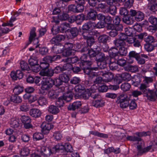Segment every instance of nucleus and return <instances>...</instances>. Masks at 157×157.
Wrapping results in <instances>:
<instances>
[{
	"mask_svg": "<svg viewBox=\"0 0 157 157\" xmlns=\"http://www.w3.org/2000/svg\"><path fill=\"white\" fill-rule=\"evenodd\" d=\"M78 63L84 73L88 75L89 77L93 78L98 75L97 73L94 71L98 70V68L90 67L92 64L91 61L83 60L80 61V62H78Z\"/></svg>",
	"mask_w": 157,
	"mask_h": 157,
	"instance_id": "nucleus-1",
	"label": "nucleus"
},
{
	"mask_svg": "<svg viewBox=\"0 0 157 157\" xmlns=\"http://www.w3.org/2000/svg\"><path fill=\"white\" fill-rule=\"evenodd\" d=\"M155 47H156L155 46V43L153 44L146 43L144 44V48L148 52H151L152 51Z\"/></svg>",
	"mask_w": 157,
	"mask_h": 157,
	"instance_id": "nucleus-50",
	"label": "nucleus"
},
{
	"mask_svg": "<svg viewBox=\"0 0 157 157\" xmlns=\"http://www.w3.org/2000/svg\"><path fill=\"white\" fill-rule=\"evenodd\" d=\"M29 114L32 117L37 118L39 117L41 115L40 111L37 109H32L30 110Z\"/></svg>",
	"mask_w": 157,
	"mask_h": 157,
	"instance_id": "nucleus-27",
	"label": "nucleus"
},
{
	"mask_svg": "<svg viewBox=\"0 0 157 157\" xmlns=\"http://www.w3.org/2000/svg\"><path fill=\"white\" fill-rule=\"evenodd\" d=\"M148 21L146 20L145 21L144 24L147 25L149 22L152 25L157 26V17L154 16H151L148 18Z\"/></svg>",
	"mask_w": 157,
	"mask_h": 157,
	"instance_id": "nucleus-30",
	"label": "nucleus"
},
{
	"mask_svg": "<svg viewBox=\"0 0 157 157\" xmlns=\"http://www.w3.org/2000/svg\"><path fill=\"white\" fill-rule=\"evenodd\" d=\"M56 106L51 105L48 108V111L53 114H56L59 111V110Z\"/></svg>",
	"mask_w": 157,
	"mask_h": 157,
	"instance_id": "nucleus-35",
	"label": "nucleus"
},
{
	"mask_svg": "<svg viewBox=\"0 0 157 157\" xmlns=\"http://www.w3.org/2000/svg\"><path fill=\"white\" fill-rule=\"evenodd\" d=\"M143 81V83L140 84L139 89L140 91L144 94V96L147 97L148 99L152 101L151 98L152 97L153 90H150L148 87L149 86V83L152 82L153 79L151 77L145 76Z\"/></svg>",
	"mask_w": 157,
	"mask_h": 157,
	"instance_id": "nucleus-2",
	"label": "nucleus"
},
{
	"mask_svg": "<svg viewBox=\"0 0 157 157\" xmlns=\"http://www.w3.org/2000/svg\"><path fill=\"white\" fill-rule=\"evenodd\" d=\"M118 38L123 41L128 43V40L131 39V37H128L124 33H122L118 35Z\"/></svg>",
	"mask_w": 157,
	"mask_h": 157,
	"instance_id": "nucleus-48",
	"label": "nucleus"
},
{
	"mask_svg": "<svg viewBox=\"0 0 157 157\" xmlns=\"http://www.w3.org/2000/svg\"><path fill=\"white\" fill-rule=\"evenodd\" d=\"M120 14L123 17L128 15V11L125 7H121L120 9Z\"/></svg>",
	"mask_w": 157,
	"mask_h": 157,
	"instance_id": "nucleus-54",
	"label": "nucleus"
},
{
	"mask_svg": "<svg viewBox=\"0 0 157 157\" xmlns=\"http://www.w3.org/2000/svg\"><path fill=\"white\" fill-rule=\"evenodd\" d=\"M109 53L110 57L114 58L115 60L118 59L119 53L118 50L115 47L111 48L109 50Z\"/></svg>",
	"mask_w": 157,
	"mask_h": 157,
	"instance_id": "nucleus-12",
	"label": "nucleus"
},
{
	"mask_svg": "<svg viewBox=\"0 0 157 157\" xmlns=\"http://www.w3.org/2000/svg\"><path fill=\"white\" fill-rule=\"evenodd\" d=\"M148 9L152 13L156 14L157 12V0H154L153 1L150 2L148 4Z\"/></svg>",
	"mask_w": 157,
	"mask_h": 157,
	"instance_id": "nucleus-20",
	"label": "nucleus"
},
{
	"mask_svg": "<svg viewBox=\"0 0 157 157\" xmlns=\"http://www.w3.org/2000/svg\"><path fill=\"white\" fill-rule=\"evenodd\" d=\"M149 57L147 55L140 53L136 60L138 64L142 65L145 63V59H147Z\"/></svg>",
	"mask_w": 157,
	"mask_h": 157,
	"instance_id": "nucleus-22",
	"label": "nucleus"
},
{
	"mask_svg": "<svg viewBox=\"0 0 157 157\" xmlns=\"http://www.w3.org/2000/svg\"><path fill=\"white\" fill-rule=\"evenodd\" d=\"M135 134L137 136H128L126 137L127 140L130 141L139 142L142 140L141 137L150 135L148 132H136Z\"/></svg>",
	"mask_w": 157,
	"mask_h": 157,
	"instance_id": "nucleus-9",
	"label": "nucleus"
},
{
	"mask_svg": "<svg viewBox=\"0 0 157 157\" xmlns=\"http://www.w3.org/2000/svg\"><path fill=\"white\" fill-rule=\"evenodd\" d=\"M129 98L124 94H120L117 97L116 102L119 104L120 107L122 108H125L129 105Z\"/></svg>",
	"mask_w": 157,
	"mask_h": 157,
	"instance_id": "nucleus-5",
	"label": "nucleus"
},
{
	"mask_svg": "<svg viewBox=\"0 0 157 157\" xmlns=\"http://www.w3.org/2000/svg\"><path fill=\"white\" fill-rule=\"evenodd\" d=\"M64 62L70 63L71 62L72 63H76L77 62L80 61L79 59L77 56H75L71 58H67L65 60H63Z\"/></svg>",
	"mask_w": 157,
	"mask_h": 157,
	"instance_id": "nucleus-39",
	"label": "nucleus"
},
{
	"mask_svg": "<svg viewBox=\"0 0 157 157\" xmlns=\"http://www.w3.org/2000/svg\"><path fill=\"white\" fill-rule=\"evenodd\" d=\"M64 149V145L61 143H58L54 146L51 148L53 154H55L56 152H59L60 151L63 150Z\"/></svg>",
	"mask_w": 157,
	"mask_h": 157,
	"instance_id": "nucleus-24",
	"label": "nucleus"
},
{
	"mask_svg": "<svg viewBox=\"0 0 157 157\" xmlns=\"http://www.w3.org/2000/svg\"><path fill=\"white\" fill-rule=\"evenodd\" d=\"M122 20L124 22L128 25L132 24L134 22L133 20L129 15L123 17Z\"/></svg>",
	"mask_w": 157,
	"mask_h": 157,
	"instance_id": "nucleus-42",
	"label": "nucleus"
},
{
	"mask_svg": "<svg viewBox=\"0 0 157 157\" xmlns=\"http://www.w3.org/2000/svg\"><path fill=\"white\" fill-rule=\"evenodd\" d=\"M128 41V44H133V46L135 47L141 48L140 42L135 37H131V39Z\"/></svg>",
	"mask_w": 157,
	"mask_h": 157,
	"instance_id": "nucleus-25",
	"label": "nucleus"
},
{
	"mask_svg": "<svg viewBox=\"0 0 157 157\" xmlns=\"http://www.w3.org/2000/svg\"><path fill=\"white\" fill-rule=\"evenodd\" d=\"M48 96L49 98L51 99L57 98L58 96L57 93L53 91H49L48 93Z\"/></svg>",
	"mask_w": 157,
	"mask_h": 157,
	"instance_id": "nucleus-63",
	"label": "nucleus"
},
{
	"mask_svg": "<svg viewBox=\"0 0 157 157\" xmlns=\"http://www.w3.org/2000/svg\"><path fill=\"white\" fill-rule=\"evenodd\" d=\"M40 153L41 155L43 157H49L51 154H53L51 148L44 146L41 148Z\"/></svg>",
	"mask_w": 157,
	"mask_h": 157,
	"instance_id": "nucleus-13",
	"label": "nucleus"
},
{
	"mask_svg": "<svg viewBox=\"0 0 157 157\" xmlns=\"http://www.w3.org/2000/svg\"><path fill=\"white\" fill-rule=\"evenodd\" d=\"M24 90V88L19 86H15L13 90V92L15 94L18 95L21 93Z\"/></svg>",
	"mask_w": 157,
	"mask_h": 157,
	"instance_id": "nucleus-44",
	"label": "nucleus"
},
{
	"mask_svg": "<svg viewBox=\"0 0 157 157\" xmlns=\"http://www.w3.org/2000/svg\"><path fill=\"white\" fill-rule=\"evenodd\" d=\"M97 13L96 10L91 8L87 14V17L89 20L95 21L97 18Z\"/></svg>",
	"mask_w": 157,
	"mask_h": 157,
	"instance_id": "nucleus-21",
	"label": "nucleus"
},
{
	"mask_svg": "<svg viewBox=\"0 0 157 157\" xmlns=\"http://www.w3.org/2000/svg\"><path fill=\"white\" fill-rule=\"evenodd\" d=\"M124 70L132 72H135L138 71V68L136 66H132L129 64L126 65L124 67Z\"/></svg>",
	"mask_w": 157,
	"mask_h": 157,
	"instance_id": "nucleus-29",
	"label": "nucleus"
},
{
	"mask_svg": "<svg viewBox=\"0 0 157 157\" xmlns=\"http://www.w3.org/2000/svg\"><path fill=\"white\" fill-rule=\"evenodd\" d=\"M144 41L146 43L155 44L157 41H155L154 38L152 36H147L145 38Z\"/></svg>",
	"mask_w": 157,
	"mask_h": 157,
	"instance_id": "nucleus-49",
	"label": "nucleus"
},
{
	"mask_svg": "<svg viewBox=\"0 0 157 157\" xmlns=\"http://www.w3.org/2000/svg\"><path fill=\"white\" fill-rule=\"evenodd\" d=\"M54 84V81L53 79L50 77L44 78L41 82L42 88L43 90H48Z\"/></svg>",
	"mask_w": 157,
	"mask_h": 157,
	"instance_id": "nucleus-8",
	"label": "nucleus"
},
{
	"mask_svg": "<svg viewBox=\"0 0 157 157\" xmlns=\"http://www.w3.org/2000/svg\"><path fill=\"white\" fill-rule=\"evenodd\" d=\"M90 97L95 100L93 101L92 103V105L96 107H100L104 105V102L101 99V96L98 93H91L90 94Z\"/></svg>",
	"mask_w": 157,
	"mask_h": 157,
	"instance_id": "nucleus-7",
	"label": "nucleus"
},
{
	"mask_svg": "<svg viewBox=\"0 0 157 157\" xmlns=\"http://www.w3.org/2000/svg\"><path fill=\"white\" fill-rule=\"evenodd\" d=\"M38 103L41 106L45 105L47 103L46 98L43 96L40 97L38 99Z\"/></svg>",
	"mask_w": 157,
	"mask_h": 157,
	"instance_id": "nucleus-52",
	"label": "nucleus"
},
{
	"mask_svg": "<svg viewBox=\"0 0 157 157\" xmlns=\"http://www.w3.org/2000/svg\"><path fill=\"white\" fill-rule=\"evenodd\" d=\"M36 29V28L35 27H33L30 33V36L29 38V41L26 43L25 45L23 48L24 49L26 48L27 46L31 43L33 40V42L36 41V43L37 44L39 43V41L38 39H34L35 37L36 36L35 32Z\"/></svg>",
	"mask_w": 157,
	"mask_h": 157,
	"instance_id": "nucleus-10",
	"label": "nucleus"
},
{
	"mask_svg": "<svg viewBox=\"0 0 157 157\" xmlns=\"http://www.w3.org/2000/svg\"><path fill=\"white\" fill-rule=\"evenodd\" d=\"M110 37L107 35L102 34L100 35L98 38L99 43L105 44L109 41Z\"/></svg>",
	"mask_w": 157,
	"mask_h": 157,
	"instance_id": "nucleus-26",
	"label": "nucleus"
},
{
	"mask_svg": "<svg viewBox=\"0 0 157 157\" xmlns=\"http://www.w3.org/2000/svg\"><path fill=\"white\" fill-rule=\"evenodd\" d=\"M105 10L106 13H109L112 15H114L117 12V7L115 5L110 6Z\"/></svg>",
	"mask_w": 157,
	"mask_h": 157,
	"instance_id": "nucleus-37",
	"label": "nucleus"
},
{
	"mask_svg": "<svg viewBox=\"0 0 157 157\" xmlns=\"http://www.w3.org/2000/svg\"><path fill=\"white\" fill-rule=\"evenodd\" d=\"M44 138L43 134L42 133L36 132L33 135V139L34 141L41 140Z\"/></svg>",
	"mask_w": 157,
	"mask_h": 157,
	"instance_id": "nucleus-38",
	"label": "nucleus"
},
{
	"mask_svg": "<svg viewBox=\"0 0 157 157\" xmlns=\"http://www.w3.org/2000/svg\"><path fill=\"white\" fill-rule=\"evenodd\" d=\"M10 76L13 80H15L17 79H21L23 76V73L19 70H17L16 72L12 71L10 74Z\"/></svg>",
	"mask_w": 157,
	"mask_h": 157,
	"instance_id": "nucleus-18",
	"label": "nucleus"
},
{
	"mask_svg": "<svg viewBox=\"0 0 157 157\" xmlns=\"http://www.w3.org/2000/svg\"><path fill=\"white\" fill-rule=\"evenodd\" d=\"M92 23L89 21L85 23L82 26V30L83 31H88L92 26Z\"/></svg>",
	"mask_w": 157,
	"mask_h": 157,
	"instance_id": "nucleus-59",
	"label": "nucleus"
},
{
	"mask_svg": "<svg viewBox=\"0 0 157 157\" xmlns=\"http://www.w3.org/2000/svg\"><path fill=\"white\" fill-rule=\"evenodd\" d=\"M20 109L22 111L26 112L29 110L28 106L25 102H23L20 106Z\"/></svg>",
	"mask_w": 157,
	"mask_h": 157,
	"instance_id": "nucleus-62",
	"label": "nucleus"
},
{
	"mask_svg": "<svg viewBox=\"0 0 157 157\" xmlns=\"http://www.w3.org/2000/svg\"><path fill=\"white\" fill-rule=\"evenodd\" d=\"M64 146V149L67 152H71L73 151V149L71 145L69 143H66Z\"/></svg>",
	"mask_w": 157,
	"mask_h": 157,
	"instance_id": "nucleus-64",
	"label": "nucleus"
},
{
	"mask_svg": "<svg viewBox=\"0 0 157 157\" xmlns=\"http://www.w3.org/2000/svg\"><path fill=\"white\" fill-rule=\"evenodd\" d=\"M52 50L54 52L56 53H60L63 52V49L60 48L59 44H55L52 47Z\"/></svg>",
	"mask_w": 157,
	"mask_h": 157,
	"instance_id": "nucleus-57",
	"label": "nucleus"
},
{
	"mask_svg": "<svg viewBox=\"0 0 157 157\" xmlns=\"http://www.w3.org/2000/svg\"><path fill=\"white\" fill-rule=\"evenodd\" d=\"M72 0H60L56 3V6L59 8H62V10L64 9L66 7L65 5L63 2H67Z\"/></svg>",
	"mask_w": 157,
	"mask_h": 157,
	"instance_id": "nucleus-45",
	"label": "nucleus"
},
{
	"mask_svg": "<svg viewBox=\"0 0 157 157\" xmlns=\"http://www.w3.org/2000/svg\"><path fill=\"white\" fill-rule=\"evenodd\" d=\"M99 75L105 78L104 80L107 82L111 81L114 78V75L112 73L106 71L99 72Z\"/></svg>",
	"mask_w": 157,
	"mask_h": 157,
	"instance_id": "nucleus-11",
	"label": "nucleus"
},
{
	"mask_svg": "<svg viewBox=\"0 0 157 157\" xmlns=\"http://www.w3.org/2000/svg\"><path fill=\"white\" fill-rule=\"evenodd\" d=\"M82 105V102L80 101H76L72 104H70L67 107L69 110L75 111L76 109L79 108Z\"/></svg>",
	"mask_w": 157,
	"mask_h": 157,
	"instance_id": "nucleus-19",
	"label": "nucleus"
},
{
	"mask_svg": "<svg viewBox=\"0 0 157 157\" xmlns=\"http://www.w3.org/2000/svg\"><path fill=\"white\" fill-rule=\"evenodd\" d=\"M109 66L110 69L112 71L116 70L118 68L117 64L115 62L110 61Z\"/></svg>",
	"mask_w": 157,
	"mask_h": 157,
	"instance_id": "nucleus-60",
	"label": "nucleus"
},
{
	"mask_svg": "<svg viewBox=\"0 0 157 157\" xmlns=\"http://www.w3.org/2000/svg\"><path fill=\"white\" fill-rule=\"evenodd\" d=\"M76 4V8L77 13L82 12L84 9L85 2L84 0H75Z\"/></svg>",
	"mask_w": 157,
	"mask_h": 157,
	"instance_id": "nucleus-14",
	"label": "nucleus"
},
{
	"mask_svg": "<svg viewBox=\"0 0 157 157\" xmlns=\"http://www.w3.org/2000/svg\"><path fill=\"white\" fill-rule=\"evenodd\" d=\"M131 75L127 72L123 73L121 74V77L122 79L126 81L129 80L131 79Z\"/></svg>",
	"mask_w": 157,
	"mask_h": 157,
	"instance_id": "nucleus-56",
	"label": "nucleus"
},
{
	"mask_svg": "<svg viewBox=\"0 0 157 157\" xmlns=\"http://www.w3.org/2000/svg\"><path fill=\"white\" fill-rule=\"evenodd\" d=\"M95 57V59L97 62L105 60L106 58L103 53L98 52H97Z\"/></svg>",
	"mask_w": 157,
	"mask_h": 157,
	"instance_id": "nucleus-31",
	"label": "nucleus"
},
{
	"mask_svg": "<svg viewBox=\"0 0 157 157\" xmlns=\"http://www.w3.org/2000/svg\"><path fill=\"white\" fill-rule=\"evenodd\" d=\"M97 64L98 67H97L98 69L99 68L102 69H105L107 67V63L105 60L102 61L97 62Z\"/></svg>",
	"mask_w": 157,
	"mask_h": 157,
	"instance_id": "nucleus-51",
	"label": "nucleus"
},
{
	"mask_svg": "<svg viewBox=\"0 0 157 157\" xmlns=\"http://www.w3.org/2000/svg\"><path fill=\"white\" fill-rule=\"evenodd\" d=\"M38 60L37 58L35 57L30 58L29 60V63L31 67L37 64Z\"/></svg>",
	"mask_w": 157,
	"mask_h": 157,
	"instance_id": "nucleus-61",
	"label": "nucleus"
},
{
	"mask_svg": "<svg viewBox=\"0 0 157 157\" xmlns=\"http://www.w3.org/2000/svg\"><path fill=\"white\" fill-rule=\"evenodd\" d=\"M41 126V131L44 134H48L50 129L52 128L51 124L49 123H43Z\"/></svg>",
	"mask_w": 157,
	"mask_h": 157,
	"instance_id": "nucleus-16",
	"label": "nucleus"
},
{
	"mask_svg": "<svg viewBox=\"0 0 157 157\" xmlns=\"http://www.w3.org/2000/svg\"><path fill=\"white\" fill-rule=\"evenodd\" d=\"M59 76L63 82L67 83L69 80L70 78L68 75L65 73H63L59 75Z\"/></svg>",
	"mask_w": 157,
	"mask_h": 157,
	"instance_id": "nucleus-43",
	"label": "nucleus"
},
{
	"mask_svg": "<svg viewBox=\"0 0 157 157\" xmlns=\"http://www.w3.org/2000/svg\"><path fill=\"white\" fill-rule=\"evenodd\" d=\"M113 44L115 46V47L117 48H120L124 46H125L126 42L121 40L119 38H117L113 40Z\"/></svg>",
	"mask_w": 157,
	"mask_h": 157,
	"instance_id": "nucleus-33",
	"label": "nucleus"
},
{
	"mask_svg": "<svg viewBox=\"0 0 157 157\" xmlns=\"http://www.w3.org/2000/svg\"><path fill=\"white\" fill-rule=\"evenodd\" d=\"M121 89L124 91H126L128 90L131 87L130 84L125 82L121 85Z\"/></svg>",
	"mask_w": 157,
	"mask_h": 157,
	"instance_id": "nucleus-58",
	"label": "nucleus"
},
{
	"mask_svg": "<svg viewBox=\"0 0 157 157\" xmlns=\"http://www.w3.org/2000/svg\"><path fill=\"white\" fill-rule=\"evenodd\" d=\"M90 133L91 134L103 138H107L108 137L107 134H104L98 132L91 131L90 132Z\"/></svg>",
	"mask_w": 157,
	"mask_h": 157,
	"instance_id": "nucleus-46",
	"label": "nucleus"
},
{
	"mask_svg": "<svg viewBox=\"0 0 157 157\" xmlns=\"http://www.w3.org/2000/svg\"><path fill=\"white\" fill-rule=\"evenodd\" d=\"M137 148L138 150L137 154L138 155L141 156L148 151L152 152L155 151L157 150V142L155 141H152L149 146L144 148H142L141 145H138L137 146Z\"/></svg>",
	"mask_w": 157,
	"mask_h": 157,
	"instance_id": "nucleus-4",
	"label": "nucleus"
},
{
	"mask_svg": "<svg viewBox=\"0 0 157 157\" xmlns=\"http://www.w3.org/2000/svg\"><path fill=\"white\" fill-rule=\"evenodd\" d=\"M72 98L73 95L71 93H67L64 94L58 98L56 102V105L57 107H60L63 106L65 101L69 102L72 99Z\"/></svg>",
	"mask_w": 157,
	"mask_h": 157,
	"instance_id": "nucleus-6",
	"label": "nucleus"
},
{
	"mask_svg": "<svg viewBox=\"0 0 157 157\" xmlns=\"http://www.w3.org/2000/svg\"><path fill=\"white\" fill-rule=\"evenodd\" d=\"M20 66L22 70L29 71L30 69L27 63L24 61L20 62Z\"/></svg>",
	"mask_w": 157,
	"mask_h": 157,
	"instance_id": "nucleus-47",
	"label": "nucleus"
},
{
	"mask_svg": "<svg viewBox=\"0 0 157 157\" xmlns=\"http://www.w3.org/2000/svg\"><path fill=\"white\" fill-rule=\"evenodd\" d=\"M11 101L15 103H19L22 101L21 98L18 95L12 94L10 98Z\"/></svg>",
	"mask_w": 157,
	"mask_h": 157,
	"instance_id": "nucleus-36",
	"label": "nucleus"
},
{
	"mask_svg": "<svg viewBox=\"0 0 157 157\" xmlns=\"http://www.w3.org/2000/svg\"><path fill=\"white\" fill-rule=\"evenodd\" d=\"M125 46L120 47L118 50L119 54L122 56H125L128 53L127 49Z\"/></svg>",
	"mask_w": 157,
	"mask_h": 157,
	"instance_id": "nucleus-53",
	"label": "nucleus"
},
{
	"mask_svg": "<svg viewBox=\"0 0 157 157\" xmlns=\"http://www.w3.org/2000/svg\"><path fill=\"white\" fill-rule=\"evenodd\" d=\"M65 38V36L62 35H57L53 37L50 40V43L52 44H60L59 43Z\"/></svg>",
	"mask_w": 157,
	"mask_h": 157,
	"instance_id": "nucleus-15",
	"label": "nucleus"
},
{
	"mask_svg": "<svg viewBox=\"0 0 157 157\" xmlns=\"http://www.w3.org/2000/svg\"><path fill=\"white\" fill-rule=\"evenodd\" d=\"M39 74L40 75L43 76L52 77L53 75L52 69H49V67L41 70Z\"/></svg>",
	"mask_w": 157,
	"mask_h": 157,
	"instance_id": "nucleus-23",
	"label": "nucleus"
},
{
	"mask_svg": "<svg viewBox=\"0 0 157 157\" xmlns=\"http://www.w3.org/2000/svg\"><path fill=\"white\" fill-rule=\"evenodd\" d=\"M86 40L87 45L89 47H90L93 45L95 42V40L94 37L92 36H91L89 38L86 39Z\"/></svg>",
	"mask_w": 157,
	"mask_h": 157,
	"instance_id": "nucleus-55",
	"label": "nucleus"
},
{
	"mask_svg": "<svg viewBox=\"0 0 157 157\" xmlns=\"http://www.w3.org/2000/svg\"><path fill=\"white\" fill-rule=\"evenodd\" d=\"M70 25L69 24L65 22L60 24L57 28L55 29V33L66 32L67 30V28L69 27Z\"/></svg>",
	"mask_w": 157,
	"mask_h": 157,
	"instance_id": "nucleus-17",
	"label": "nucleus"
},
{
	"mask_svg": "<svg viewBox=\"0 0 157 157\" xmlns=\"http://www.w3.org/2000/svg\"><path fill=\"white\" fill-rule=\"evenodd\" d=\"M20 120L18 119L13 118L11 119L10 124L11 126L14 128H17L20 127Z\"/></svg>",
	"mask_w": 157,
	"mask_h": 157,
	"instance_id": "nucleus-34",
	"label": "nucleus"
},
{
	"mask_svg": "<svg viewBox=\"0 0 157 157\" xmlns=\"http://www.w3.org/2000/svg\"><path fill=\"white\" fill-rule=\"evenodd\" d=\"M24 98L25 99H28L30 103H31L38 99L37 95H32L30 94H25L24 95Z\"/></svg>",
	"mask_w": 157,
	"mask_h": 157,
	"instance_id": "nucleus-32",
	"label": "nucleus"
},
{
	"mask_svg": "<svg viewBox=\"0 0 157 157\" xmlns=\"http://www.w3.org/2000/svg\"><path fill=\"white\" fill-rule=\"evenodd\" d=\"M29 149L26 147H22L20 151L21 156H27L29 154Z\"/></svg>",
	"mask_w": 157,
	"mask_h": 157,
	"instance_id": "nucleus-41",
	"label": "nucleus"
},
{
	"mask_svg": "<svg viewBox=\"0 0 157 157\" xmlns=\"http://www.w3.org/2000/svg\"><path fill=\"white\" fill-rule=\"evenodd\" d=\"M68 30L69 32V35L71 38L77 36L78 34L79 30L76 27H73Z\"/></svg>",
	"mask_w": 157,
	"mask_h": 157,
	"instance_id": "nucleus-28",
	"label": "nucleus"
},
{
	"mask_svg": "<svg viewBox=\"0 0 157 157\" xmlns=\"http://www.w3.org/2000/svg\"><path fill=\"white\" fill-rule=\"evenodd\" d=\"M144 13L140 11H137V13L135 17V20L137 22H139L143 20L144 18Z\"/></svg>",
	"mask_w": 157,
	"mask_h": 157,
	"instance_id": "nucleus-40",
	"label": "nucleus"
},
{
	"mask_svg": "<svg viewBox=\"0 0 157 157\" xmlns=\"http://www.w3.org/2000/svg\"><path fill=\"white\" fill-rule=\"evenodd\" d=\"M61 56L59 55H56L52 56H47L43 59L41 62L40 66L41 70L49 67V63H52L54 61L60 59Z\"/></svg>",
	"mask_w": 157,
	"mask_h": 157,
	"instance_id": "nucleus-3",
	"label": "nucleus"
}]
</instances>
